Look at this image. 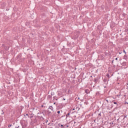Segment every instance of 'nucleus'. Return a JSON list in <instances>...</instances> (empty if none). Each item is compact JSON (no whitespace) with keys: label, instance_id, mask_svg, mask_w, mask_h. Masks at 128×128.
<instances>
[{"label":"nucleus","instance_id":"1","mask_svg":"<svg viewBox=\"0 0 128 128\" xmlns=\"http://www.w3.org/2000/svg\"><path fill=\"white\" fill-rule=\"evenodd\" d=\"M52 110H54V108L52 106H50L48 108V112H52Z\"/></svg>","mask_w":128,"mask_h":128},{"label":"nucleus","instance_id":"2","mask_svg":"<svg viewBox=\"0 0 128 128\" xmlns=\"http://www.w3.org/2000/svg\"><path fill=\"white\" fill-rule=\"evenodd\" d=\"M88 90H85V92H86V94H88Z\"/></svg>","mask_w":128,"mask_h":128},{"label":"nucleus","instance_id":"3","mask_svg":"<svg viewBox=\"0 0 128 128\" xmlns=\"http://www.w3.org/2000/svg\"><path fill=\"white\" fill-rule=\"evenodd\" d=\"M123 52H124V54H126V50H123Z\"/></svg>","mask_w":128,"mask_h":128},{"label":"nucleus","instance_id":"4","mask_svg":"<svg viewBox=\"0 0 128 128\" xmlns=\"http://www.w3.org/2000/svg\"><path fill=\"white\" fill-rule=\"evenodd\" d=\"M60 111H58V112H57V113H58V114H60Z\"/></svg>","mask_w":128,"mask_h":128},{"label":"nucleus","instance_id":"5","mask_svg":"<svg viewBox=\"0 0 128 128\" xmlns=\"http://www.w3.org/2000/svg\"><path fill=\"white\" fill-rule=\"evenodd\" d=\"M128 104V102H125L124 104Z\"/></svg>","mask_w":128,"mask_h":128},{"label":"nucleus","instance_id":"6","mask_svg":"<svg viewBox=\"0 0 128 128\" xmlns=\"http://www.w3.org/2000/svg\"><path fill=\"white\" fill-rule=\"evenodd\" d=\"M106 100L107 102H108V100Z\"/></svg>","mask_w":128,"mask_h":128},{"label":"nucleus","instance_id":"7","mask_svg":"<svg viewBox=\"0 0 128 128\" xmlns=\"http://www.w3.org/2000/svg\"><path fill=\"white\" fill-rule=\"evenodd\" d=\"M114 104H116V102H114Z\"/></svg>","mask_w":128,"mask_h":128},{"label":"nucleus","instance_id":"8","mask_svg":"<svg viewBox=\"0 0 128 128\" xmlns=\"http://www.w3.org/2000/svg\"><path fill=\"white\" fill-rule=\"evenodd\" d=\"M107 76H110V74H107Z\"/></svg>","mask_w":128,"mask_h":128},{"label":"nucleus","instance_id":"9","mask_svg":"<svg viewBox=\"0 0 128 128\" xmlns=\"http://www.w3.org/2000/svg\"><path fill=\"white\" fill-rule=\"evenodd\" d=\"M58 126H60V124H58Z\"/></svg>","mask_w":128,"mask_h":128},{"label":"nucleus","instance_id":"10","mask_svg":"<svg viewBox=\"0 0 128 128\" xmlns=\"http://www.w3.org/2000/svg\"><path fill=\"white\" fill-rule=\"evenodd\" d=\"M116 60H118V58H116Z\"/></svg>","mask_w":128,"mask_h":128},{"label":"nucleus","instance_id":"11","mask_svg":"<svg viewBox=\"0 0 128 128\" xmlns=\"http://www.w3.org/2000/svg\"><path fill=\"white\" fill-rule=\"evenodd\" d=\"M41 106H42V108H43V107H44V105H42Z\"/></svg>","mask_w":128,"mask_h":128},{"label":"nucleus","instance_id":"12","mask_svg":"<svg viewBox=\"0 0 128 128\" xmlns=\"http://www.w3.org/2000/svg\"><path fill=\"white\" fill-rule=\"evenodd\" d=\"M60 126H64V125H61Z\"/></svg>","mask_w":128,"mask_h":128},{"label":"nucleus","instance_id":"13","mask_svg":"<svg viewBox=\"0 0 128 128\" xmlns=\"http://www.w3.org/2000/svg\"><path fill=\"white\" fill-rule=\"evenodd\" d=\"M54 104H56V102H54Z\"/></svg>","mask_w":128,"mask_h":128},{"label":"nucleus","instance_id":"14","mask_svg":"<svg viewBox=\"0 0 128 128\" xmlns=\"http://www.w3.org/2000/svg\"><path fill=\"white\" fill-rule=\"evenodd\" d=\"M26 116H28V114H26Z\"/></svg>","mask_w":128,"mask_h":128},{"label":"nucleus","instance_id":"15","mask_svg":"<svg viewBox=\"0 0 128 128\" xmlns=\"http://www.w3.org/2000/svg\"><path fill=\"white\" fill-rule=\"evenodd\" d=\"M119 54H122V52H119Z\"/></svg>","mask_w":128,"mask_h":128},{"label":"nucleus","instance_id":"16","mask_svg":"<svg viewBox=\"0 0 128 128\" xmlns=\"http://www.w3.org/2000/svg\"><path fill=\"white\" fill-rule=\"evenodd\" d=\"M78 100H80V98H78Z\"/></svg>","mask_w":128,"mask_h":128}]
</instances>
